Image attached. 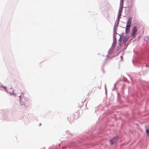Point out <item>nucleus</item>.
I'll use <instances>...</instances> for the list:
<instances>
[{"label":"nucleus","mask_w":149,"mask_h":149,"mask_svg":"<svg viewBox=\"0 0 149 149\" xmlns=\"http://www.w3.org/2000/svg\"><path fill=\"white\" fill-rule=\"evenodd\" d=\"M117 141V138L115 137L113 139L110 140V143L111 145H113L116 143Z\"/></svg>","instance_id":"nucleus-1"},{"label":"nucleus","mask_w":149,"mask_h":149,"mask_svg":"<svg viewBox=\"0 0 149 149\" xmlns=\"http://www.w3.org/2000/svg\"><path fill=\"white\" fill-rule=\"evenodd\" d=\"M146 133L147 134H148L149 133V129H146Z\"/></svg>","instance_id":"nucleus-7"},{"label":"nucleus","mask_w":149,"mask_h":149,"mask_svg":"<svg viewBox=\"0 0 149 149\" xmlns=\"http://www.w3.org/2000/svg\"><path fill=\"white\" fill-rule=\"evenodd\" d=\"M146 66H147V67H149V64H146Z\"/></svg>","instance_id":"nucleus-10"},{"label":"nucleus","mask_w":149,"mask_h":149,"mask_svg":"<svg viewBox=\"0 0 149 149\" xmlns=\"http://www.w3.org/2000/svg\"><path fill=\"white\" fill-rule=\"evenodd\" d=\"M4 87V88L5 89L6 88V87Z\"/></svg>","instance_id":"nucleus-11"},{"label":"nucleus","mask_w":149,"mask_h":149,"mask_svg":"<svg viewBox=\"0 0 149 149\" xmlns=\"http://www.w3.org/2000/svg\"><path fill=\"white\" fill-rule=\"evenodd\" d=\"M132 22V17H130L129 18L127 22L126 26L131 27Z\"/></svg>","instance_id":"nucleus-3"},{"label":"nucleus","mask_w":149,"mask_h":149,"mask_svg":"<svg viewBox=\"0 0 149 149\" xmlns=\"http://www.w3.org/2000/svg\"><path fill=\"white\" fill-rule=\"evenodd\" d=\"M121 16V13L120 12V11H119L118 12V21L119 20V19L120 17Z\"/></svg>","instance_id":"nucleus-6"},{"label":"nucleus","mask_w":149,"mask_h":149,"mask_svg":"<svg viewBox=\"0 0 149 149\" xmlns=\"http://www.w3.org/2000/svg\"><path fill=\"white\" fill-rule=\"evenodd\" d=\"M120 1H121L123 2V0H121Z\"/></svg>","instance_id":"nucleus-12"},{"label":"nucleus","mask_w":149,"mask_h":149,"mask_svg":"<svg viewBox=\"0 0 149 149\" xmlns=\"http://www.w3.org/2000/svg\"><path fill=\"white\" fill-rule=\"evenodd\" d=\"M137 27L136 26H134L132 31V36L135 37V33L137 32Z\"/></svg>","instance_id":"nucleus-2"},{"label":"nucleus","mask_w":149,"mask_h":149,"mask_svg":"<svg viewBox=\"0 0 149 149\" xmlns=\"http://www.w3.org/2000/svg\"><path fill=\"white\" fill-rule=\"evenodd\" d=\"M129 37L128 36H126L124 37L123 41L124 43H125L127 40V39L129 38Z\"/></svg>","instance_id":"nucleus-4"},{"label":"nucleus","mask_w":149,"mask_h":149,"mask_svg":"<svg viewBox=\"0 0 149 149\" xmlns=\"http://www.w3.org/2000/svg\"><path fill=\"white\" fill-rule=\"evenodd\" d=\"M130 27L126 26V32L127 33H129L130 31Z\"/></svg>","instance_id":"nucleus-5"},{"label":"nucleus","mask_w":149,"mask_h":149,"mask_svg":"<svg viewBox=\"0 0 149 149\" xmlns=\"http://www.w3.org/2000/svg\"><path fill=\"white\" fill-rule=\"evenodd\" d=\"M115 40H116V38H115Z\"/></svg>","instance_id":"nucleus-13"},{"label":"nucleus","mask_w":149,"mask_h":149,"mask_svg":"<svg viewBox=\"0 0 149 149\" xmlns=\"http://www.w3.org/2000/svg\"><path fill=\"white\" fill-rule=\"evenodd\" d=\"M121 37H120V38L118 40L119 41H121Z\"/></svg>","instance_id":"nucleus-9"},{"label":"nucleus","mask_w":149,"mask_h":149,"mask_svg":"<svg viewBox=\"0 0 149 149\" xmlns=\"http://www.w3.org/2000/svg\"><path fill=\"white\" fill-rule=\"evenodd\" d=\"M146 38L148 40H149V35L147 36Z\"/></svg>","instance_id":"nucleus-8"}]
</instances>
